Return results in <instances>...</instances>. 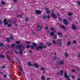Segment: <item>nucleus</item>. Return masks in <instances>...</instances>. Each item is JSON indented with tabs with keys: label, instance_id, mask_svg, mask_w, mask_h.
<instances>
[{
	"label": "nucleus",
	"instance_id": "f257e3e1",
	"mask_svg": "<svg viewBox=\"0 0 80 80\" xmlns=\"http://www.w3.org/2000/svg\"><path fill=\"white\" fill-rule=\"evenodd\" d=\"M17 48H18V49L20 50V51H19V52L21 55H22L23 53V49L25 48V47L23 46V44H20L19 45L16 46Z\"/></svg>",
	"mask_w": 80,
	"mask_h": 80
},
{
	"label": "nucleus",
	"instance_id": "f03ea898",
	"mask_svg": "<svg viewBox=\"0 0 80 80\" xmlns=\"http://www.w3.org/2000/svg\"><path fill=\"white\" fill-rule=\"evenodd\" d=\"M39 45V46L36 47L37 50H38L40 49H43V43H41Z\"/></svg>",
	"mask_w": 80,
	"mask_h": 80
},
{
	"label": "nucleus",
	"instance_id": "7ed1b4c3",
	"mask_svg": "<svg viewBox=\"0 0 80 80\" xmlns=\"http://www.w3.org/2000/svg\"><path fill=\"white\" fill-rule=\"evenodd\" d=\"M58 42L57 44V45H58L59 46H61L62 45V40L60 39H58Z\"/></svg>",
	"mask_w": 80,
	"mask_h": 80
},
{
	"label": "nucleus",
	"instance_id": "20e7f679",
	"mask_svg": "<svg viewBox=\"0 0 80 80\" xmlns=\"http://www.w3.org/2000/svg\"><path fill=\"white\" fill-rule=\"evenodd\" d=\"M63 22L65 25H68V21L66 19H64L63 20Z\"/></svg>",
	"mask_w": 80,
	"mask_h": 80
},
{
	"label": "nucleus",
	"instance_id": "39448f33",
	"mask_svg": "<svg viewBox=\"0 0 80 80\" xmlns=\"http://www.w3.org/2000/svg\"><path fill=\"white\" fill-rule=\"evenodd\" d=\"M32 65V66H34L36 68H38V64L33 63Z\"/></svg>",
	"mask_w": 80,
	"mask_h": 80
},
{
	"label": "nucleus",
	"instance_id": "423d86ee",
	"mask_svg": "<svg viewBox=\"0 0 80 80\" xmlns=\"http://www.w3.org/2000/svg\"><path fill=\"white\" fill-rule=\"evenodd\" d=\"M3 22L5 25H8V23L7 22V19L5 18H4L3 20Z\"/></svg>",
	"mask_w": 80,
	"mask_h": 80
},
{
	"label": "nucleus",
	"instance_id": "0eeeda50",
	"mask_svg": "<svg viewBox=\"0 0 80 80\" xmlns=\"http://www.w3.org/2000/svg\"><path fill=\"white\" fill-rule=\"evenodd\" d=\"M64 61H63V60H62V61H60L59 62V65H63L64 64Z\"/></svg>",
	"mask_w": 80,
	"mask_h": 80
},
{
	"label": "nucleus",
	"instance_id": "6e6552de",
	"mask_svg": "<svg viewBox=\"0 0 80 80\" xmlns=\"http://www.w3.org/2000/svg\"><path fill=\"white\" fill-rule=\"evenodd\" d=\"M64 76L65 77H66V78H67L66 80H70V79L68 78V76L67 75V73H65Z\"/></svg>",
	"mask_w": 80,
	"mask_h": 80
},
{
	"label": "nucleus",
	"instance_id": "1a4fd4ad",
	"mask_svg": "<svg viewBox=\"0 0 80 80\" xmlns=\"http://www.w3.org/2000/svg\"><path fill=\"white\" fill-rule=\"evenodd\" d=\"M52 43H53L54 45H57L58 43V42L55 40H53L52 42Z\"/></svg>",
	"mask_w": 80,
	"mask_h": 80
},
{
	"label": "nucleus",
	"instance_id": "9d476101",
	"mask_svg": "<svg viewBox=\"0 0 80 80\" xmlns=\"http://www.w3.org/2000/svg\"><path fill=\"white\" fill-rule=\"evenodd\" d=\"M72 28L73 30H76L77 28L74 24H73L72 26Z\"/></svg>",
	"mask_w": 80,
	"mask_h": 80
},
{
	"label": "nucleus",
	"instance_id": "9b49d317",
	"mask_svg": "<svg viewBox=\"0 0 80 80\" xmlns=\"http://www.w3.org/2000/svg\"><path fill=\"white\" fill-rule=\"evenodd\" d=\"M41 12H42L39 10H37L36 11V12L37 13V14H41Z\"/></svg>",
	"mask_w": 80,
	"mask_h": 80
},
{
	"label": "nucleus",
	"instance_id": "f8f14e48",
	"mask_svg": "<svg viewBox=\"0 0 80 80\" xmlns=\"http://www.w3.org/2000/svg\"><path fill=\"white\" fill-rule=\"evenodd\" d=\"M51 15L52 16L53 18H55L57 17V16L55 14H53V13L51 14Z\"/></svg>",
	"mask_w": 80,
	"mask_h": 80
},
{
	"label": "nucleus",
	"instance_id": "ddd939ff",
	"mask_svg": "<svg viewBox=\"0 0 80 80\" xmlns=\"http://www.w3.org/2000/svg\"><path fill=\"white\" fill-rule=\"evenodd\" d=\"M45 9L47 13H50V11H48V8H46Z\"/></svg>",
	"mask_w": 80,
	"mask_h": 80
},
{
	"label": "nucleus",
	"instance_id": "4468645a",
	"mask_svg": "<svg viewBox=\"0 0 80 80\" xmlns=\"http://www.w3.org/2000/svg\"><path fill=\"white\" fill-rule=\"evenodd\" d=\"M41 79L42 80H45V77L44 76H42L41 77Z\"/></svg>",
	"mask_w": 80,
	"mask_h": 80
},
{
	"label": "nucleus",
	"instance_id": "2eb2a0df",
	"mask_svg": "<svg viewBox=\"0 0 80 80\" xmlns=\"http://www.w3.org/2000/svg\"><path fill=\"white\" fill-rule=\"evenodd\" d=\"M37 30H38L39 31L41 30V29H42V28H41V27L40 26H38L37 28Z\"/></svg>",
	"mask_w": 80,
	"mask_h": 80
},
{
	"label": "nucleus",
	"instance_id": "dca6fc26",
	"mask_svg": "<svg viewBox=\"0 0 80 80\" xmlns=\"http://www.w3.org/2000/svg\"><path fill=\"white\" fill-rule=\"evenodd\" d=\"M18 67L19 70H20L21 72H22V70H23V69H22V67H21L20 66H18Z\"/></svg>",
	"mask_w": 80,
	"mask_h": 80
},
{
	"label": "nucleus",
	"instance_id": "f3484780",
	"mask_svg": "<svg viewBox=\"0 0 80 80\" xmlns=\"http://www.w3.org/2000/svg\"><path fill=\"white\" fill-rule=\"evenodd\" d=\"M10 36V39H11V40H14V38H13V37L12 36V34H11Z\"/></svg>",
	"mask_w": 80,
	"mask_h": 80
},
{
	"label": "nucleus",
	"instance_id": "a211bd4d",
	"mask_svg": "<svg viewBox=\"0 0 80 80\" xmlns=\"http://www.w3.org/2000/svg\"><path fill=\"white\" fill-rule=\"evenodd\" d=\"M51 30L52 31H53V32H56V31H55V29L53 27H52L51 28Z\"/></svg>",
	"mask_w": 80,
	"mask_h": 80
},
{
	"label": "nucleus",
	"instance_id": "6ab92c4d",
	"mask_svg": "<svg viewBox=\"0 0 80 80\" xmlns=\"http://www.w3.org/2000/svg\"><path fill=\"white\" fill-rule=\"evenodd\" d=\"M71 44V42H67V43L66 44V45H68V46H69Z\"/></svg>",
	"mask_w": 80,
	"mask_h": 80
},
{
	"label": "nucleus",
	"instance_id": "aec40b11",
	"mask_svg": "<svg viewBox=\"0 0 80 80\" xmlns=\"http://www.w3.org/2000/svg\"><path fill=\"white\" fill-rule=\"evenodd\" d=\"M55 35V34H54V32H52L50 33V35L51 36H53Z\"/></svg>",
	"mask_w": 80,
	"mask_h": 80
},
{
	"label": "nucleus",
	"instance_id": "412c9836",
	"mask_svg": "<svg viewBox=\"0 0 80 80\" xmlns=\"http://www.w3.org/2000/svg\"><path fill=\"white\" fill-rule=\"evenodd\" d=\"M61 28L64 30H66V28H65V27L64 26H61Z\"/></svg>",
	"mask_w": 80,
	"mask_h": 80
},
{
	"label": "nucleus",
	"instance_id": "4be33fe9",
	"mask_svg": "<svg viewBox=\"0 0 80 80\" xmlns=\"http://www.w3.org/2000/svg\"><path fill=\"white\" fill-rule=\"evenodd\" d=\"M1 3L2 4V5H5V2L3 1H2V2H1Z\"/></svg>",
	"mask_w": 80,
	"mask_h": 80
},
{
	"label": "nucleus",
	"instance_id": "5701e85b",
	"mask_svg": "<svg viewBox=\"0 0 80 80\" xmlns=\"http://www.w3.org/2000/svg\"><path fill=\"white\" fill-rule=\"evenodd\" d=\"M47 45L48 46H51L52 45V43L50 42H48L47 43Z\"/></svg>",
	"mask_w": 80,
	"mask_h": 80
},
{
	"label": "nucleus",
	"instance_id": "b1692460",
	"mask_svg": "<svg viewBox=\"0 0 80 80\" xmlns=\"http://www.w3.org/2000/svg\"><path fill=\"white\" fill-rule=\"evenodd\" d=\"M32 45H34V46H35V47H37V44L36 43H33L32 44Z\"/></svg>",
	"mask_w": 80,
	"mask_h": 80
},
{
	"label": "nucleus",
	"instance_id": "393cba45",
	"mask_svg": "<svg viewBox=\"0 0 80 80\" xmlns=\"http://www.w3.org/2000/svg\"><path fill=\"white\" fill-rule=\"evenodd\" d=\"M5 56H4L3 55H1L0 56V57L1 58H4V57H5Z\"/></svg>",
	"mask_w": 80,
	"mask_h": 80
},
{
	"label": "nucleus",
	"instance_id": "a878e982",
	"mask_svg": "<svg viewBox=\"0 0 80 80\" xmlns=\"http://www.w3.org/2000/svg\"><path fill=\"white\" fill-rule=\"evenodd\" d=\"M58 33L59 35H62V33L60 32H58Z\"/></svg>",
	"mask_w": 80,
	"mask_h": 80
},
{
	"label": "nucleus",
	"instance_id": "bb28decb",
	"mask_svg": "<svg viewBox=\"0 0 80 80\" xmlns=\"http://www.w3.org/2000/svg\"><path fill=\"white\" fill-rule=\"evenodd\" d=\"M65 55L66 57H68V54L67 53H65Z\"/></svg>",
	"mask_w": 80,
	"mask_h": 80
},
{
	"label": "nucleus",
	"instance_id": "cd10ccee",
	"mask_svg": "<svg viewBox=\"0 0 80 80\" xmlns=\"http://www.w3.org/2000/svg\"><path fill=\"white\" fill-rule=\"evenodd\" d=\"M2 46L3 47V44L2 43H0V47Z\"/></svg>",
	"mask_w": 80,
	"mask_h": 80
},
{
	"label": "nucleus",
	"instance_id": "c85d7f7f",
	"mask_svg": "<svg viewBox=\"0 0 80 80\" xmlns=\"http://www.w3.org/2000/svg\"><path fill=\"white\" fill-rule=\"evenodd\" d=\"M6 41L8 42H10V38H8L6 39Z\"/></svg>",
	"mask_w": 80,
	"mask_h": 80
},
{
	"label": "nucleus",
	"instance_id": "c756f323",
	"mask_svg": "<svg viewBox=\"0 0 80 80\" xmlns=\"http://www.w3.org/2000/svg\"><path fill=\"white\" fill-rule=\"evenodd\" d=\"M20 43V42L19 41H17L16 42V44H19Z\"/></svg>",
	"mask_w": 80,
	"mask_h": 80
},
{
	"label": "nucleus",
	"instance_id": "7c9ffc66",
	"mask_svg": "<svg viewBox=\"0 0 80 80\" xmlns=\"http://www.w3.org/2000/svg\"><path fill=\"white\" fill-rule=\"evenodd\" d=\"M25 43H27V44H30V42L28 41H26Z\"/></svg>",
	"mask_w": 80,
	"mask_h": 80
},
{
	"label": "nucleus",
	"instance_id": "2f4dec72",
	"mask_svg": "<svg viewBox=\"0 0 80 80\" xmlns=\"http://www.w3.org/2000/svg\"><path fill=\"white\" fill-rule=\"evenodd\" d=\"M43 47V48H47V45H44Z\"/></svg>",
	"mask_w": 80,
	"mask_h": 80
},
{
	"label": "nucleus",
	"instance_id": "473e14b6",
	"mask_svg": "<svg viewBox=\"0 0 80 80\" xmlns=\"http://www.w3.org/2000/svg\"><path fill=\"white\" fill-rule=\"evenodd\" d=\"M54 38H55V39L57 38V36L56 35H54Z\"/></svg>",
	"mask_w": 80,
	"mask_h": 80
},
{
	"label": "nucleus",
	"instance_id": "72a5a7b5",
	"mask_svg": "<svg viewBox=\"0 0 80 80\" xmlns=\"http://www.w3.org/2000/svg\"><path fill=\"white\" fill-rule=\"evenodd\" d=\"M28 18L26 17L25 19V21L26 22H28Z\"/></svg>",
	"mask_w": 80,
	"mask_h": 80
},
{
	"label": "nucleus",
	"instance_id": "f704fd0d",
	"mask_svg": "<svg viewBox=\"0 0 80 80\" xmlns=\"http://www.w3.org/2000/svg\"><path fill=\"white\" fill-rule=\"evenodd\" d=\"M72 13H71V12H69L68 13V15H69V16H70V15H72Z\"/></svg>",
	"mask_w": 80,
	"mask_h": 80
},
{
	"label": "nucleus",
	"instance_id": "c9c22d12",
	"mask_svg": "<svg viewBox=\"0 0 80 80\" xmlns=\"http://www.w3.org/2000/svg\"><path fill=\"white\" fill-rule=\"evenodd\" d=\"M40 69H41V70H44L45 69V68H43L41 67V68H40Z\"/></svg>",
	"mask_w": 80,
	"mask_h": 80
},
{
	"label": "nucleus",
	"instance_id": "e433bc0d",
	"mask_svg": "<svg viewBox=\"0 0 80 80\" xmlns=\"http://www.w3.org/2000/svg\"><path fill=\"white\" fill-rule=\"evenodd\" d=\"M28 65L29 66H31L32 65V63H31V62H29L28 63Z\"/></svg>",
	"mask_w": 80,
	"mask_h": 80
},
{
	"label": "nucleus",
	"instance_id": "4c0bfd02",
	"mask_svg": "<svg viewBox=\"0 0 80 80\" xmlns=\"http://www.w3.org/2000/svg\"><path fill=\"white\" fill-rule=\"evenodd\" d=\"M7 57L8 60H10V57H9V56H7Z\"/></svg>",
	"mask_w": 80,
	"mask_h": 80
},
{
	"label": "nucleus",
	"instance_id": "58836bf2",
	"mask_svg": "<svg viewBox=\"0 0 80 80\" xmlns=\"http://www.w3.org/2000/svg\"><path fill=\"white\" fill-rule=\"evenodd\" d=\"M30 47V45H28L26 47L27 48H29V47Z\"/></svg>",
	"mask_w": 80,
	"mask_h": 80
},
{
	"label": "nucleus",
	"instance_id": "ea45409f",
	"mask_svg": "<svg viewBox=\"0 0 80 80\" xmlns=\"http://www.w3.org/2000/svg\"><path fill=\"white\" fill-rule=\"evenodd\" d=\"M31 48L32 49L34 48V46H31Z\"/></svg>",
	"mask_w": 80,
	"mask_h": 80
},
{
	"label": "nucleus",
	"instance_id": "a19ab883",
	"mask_svg": "<svg viewBox=\"0 0 80 80\" xmlns=\"http://www.w3.org/2000/svg\"><path fill=\"white\" fill-rule=\"evenodd\" d=\"M62 73H63V71H61L60 72V75H62Z\"/></svg>",
	"mask_w": 80,
	"mask_h": 80
},
{
	"label": "nucleus",
	"instance_id": "79ce46f5",
	"mask_svg": "<svg viewBox=\"0 0 80 80\" xmlns=\"http://www.w3.org/2000/svg\"><path fill=\"white\" fill-rule=\"evenodd\" d=\"M47 18H48V19L50 18V16L48 15L47 16Z\"/></svg>",
	"mask_w": 80,
	"mask_h": 80
},
{
	"label": "nucleus",
	"instance_id": "37998d69",
	"mask_svg": "<svg viewBox=\"0 0 80 80\" xmlns=\"http://www.w3.org/2000/svg\"><path fill=\"white\" fill-rule=\"evenodd\" d=\"M77 4L78 5H80V2H78L77 3Z\"/></svg>",
	"mask_w": 80,
	"mask_h": 80
},
{
	"label": "nucleus",
	"instance_id": "c03bdc74",
	"mask_svg": "<svg viewBox=\"0 0 80 80\" xmlns=\"http://www.w3.org/2000/svg\"><path fill=\"white\" fill-rule=\"evenodd\" d=\"M0 23H1V24H2V23H3V21L0 20Z\"/></svg>",
	"mask_w": 80,
	"mask_h": 80
},
{
	"label": "nucleus",
	"instance_id": "a18cd8bd",
	"mask_svg": "<svg viewBox=\"0 0 80 80\" xmlns=\"http://www.w3.org/2000/svg\"><path fill=\"white\" fill-rule=\"evenodd\" d=\"M46 17H47V16L46 15H44L43 17V18H46Z\"/></svg>",
	"mask_w": 80,
	"mask_h": 80
},
{
	"label": "nucleus",
	"instance_id": "49530a36",
	"mask_svg": "<svg viewBox=\"0 0 80 80\" xmlns=\"http://www.w3.org/2000/svg\"><path fill=\"white\" fill-rule=\"evenodd\" d=\"M71 77H72V78H75V77L74 76H71Z\"/></svg>",
	"mask_w": 80,
	"mask_h": 80
},
{
	"label": "nucleus",
	"instance_id": "de8ad7c7",
	"mask_svg": "<svg viewBox=\"0 0 80 80\" xmlns=\"http://www.w3.org/2000/svg\"><path fill=\"white\" fill-rule=\"evenodd\" d=\"M8 27H11V24H8Z\"/></svg>",
	"mask_w": 80,
	"mask_h": 80
},
{
	"label": "nucleus",
	"instance_id": "09e8293b",
	"mask_svg": "<svg viewBox=\"0 0 80 80\" xmlns=\"http://www.w3.org/2000/svg\"><path fill=\"white\" fill-rule=\"evenodd\" d=\"M48 27L47 26L46 27V28H45L46 30L48 29Z\"/></svg>",
	"mask_w": 80,
	"mask_h": 80
},
{
	"label": "nucleus",
	"instance_id": "8fccbe9b",
	"mask_svg": "<svg viewBox=\"0 0 80 80\" xmlns=\"http://www.w3.org/2000/svg\"><path fill=\"white\" fill-rule=\"evenodd\" d=\"M14 46H15V44H12L11 47H14Z\"/></svg>",
	"mask_w": 80,
	"mask_h": 80
},
{
	"label": "nucleus",
	"instance_id": "3c124183",
	"mask_svg": "<svg viewBox=\"0 0 80 80\" xmlns=\"http://www.w3.org/2000/svg\"><path fill=\"white\" fill-rule=\"evenodd\" d=\"M72 72H75V70L74 69H72Z\"/></svg>",
	"mask_w": 80,
	"mask_h": 80
},
{
	"label": "nucleus",
	"instance_id": "603ef678",
	"mask_svg": "<svg viewBox=\"0 0 80 80\" xmlns=\"http://www.w3.org/2000/svg\"><path fill=\"white\" fill-rule=\"evenodd\" d=\"M73 43H77V42H76V41H73Z\"/></svg>",
	"mask_w": 80,
	"mask_h": 80
},
{
	"label": "nucleus",
	"instance_id": "864d4df0",
	"mask_svg": "<svg viewBox=\"0 0 80 80\" xmlns=\"http://www.w3.org/2000/svg\"><path fill=\"white\" fill-rule=\"evenodd\" d=\"M13 2H16L17 1V0H13Z\"/></svg>",
	"mask_w": 80,
	"mask_h": 80
},
{
	"label": "nucleus",
	"instance_id": "5fc2aeb1",
	"mask_svg": "<svg viewBox=\"0 0 80 80\" xmlns=\"http://www.w3.org/2000/svg\"><path fill=\"white\" fill-rule=\"evenodd\" d=\"M29 52L30 53H32V50H29Z\"/></svg>",
	"mask_w": 80,
	"mask_h": 80
},
{
	"label": "nucleus",
	"instance_id": "6e6d98bb",
	"mask_svg": "<svg viewBox=\"0 0 80 80\" xmlns=\"http://www.w3.org/2000/svg\"><path fill=\"white\" fill-rule=\"evenodd\" d=\"M5 68V66H2V68Z\"/></svg>",
	"mask_w": 80,
	"mask_h": 80
},
{
	"label": "nucleus",
	"instance_id": "4d7b16f0",
	"mask_svg": "<svg viewBox=\"0 0 80 80\" xmlns=\"http://www.w3.org/2000/svg\"><path fill=\"white\" fill-rule=\"evenodd\" d=\"M56 58H57V57H54V60Z\"/></svg>",
	"mask_w": 80,
	"mask_h": 80
},
{
	"label": "nucleus",
	"instance_id": "13d9d810",
	"mask_svg": "<svg viewBox=\"0 0 80 80\" xmlns=\"http://www.w3.org/2000/svg\"><path fill=\"white\" fill-rule=\"evenodd\" d=\"M15 53H18V52L17 51H15Z\"/></svg>",
	"mask_w": 80,
	"mask_h": 80
},
{
	"label": "nucleus",
	"instance_id": "bf43d9fd",
	"mask_svg": "<svg viewBox=\"0 0 80 80\" xmlns=\"http://www.w3.org/2000/svg\"><path fill=\"white\" fill-rule=\"evenodd\" d=\"M43 74H45V71H43Z\"/></svg>",
	"mask_w": 80,
	"mask_h": 80
},
{
	"label": "nucleus",
	"instance_id": "052dcab7",
	"mask_svg": "<svg viewBox=\"0 0 80 80\" xmlns=\"http://www.w3.org/2000/svg\"><path fill=\"white\" fill-rule=\"evenodd\" d=\"M18 63H20V61H18Z\"/></svg>",
	"mask_w": 80,
	"mask_h": 80
},
{
	"label": "nucleus",
	"instance_id": "680f3d73",
	"mask_svg": "<svg viewBox=\"0 0 80 80\" xmlns=\"http://www.w3.org/2000/svg\"><path fill=\"white\" fill-rule=\"evenodd\" d=\"M50 78H48L47 79V80H50Z\"/></svg>",
	"mask_w": 80,
	"mask_h": 80
},
{
	"label": "nucleus",
	"instance_id": "e2e57ef3",
	"mask_svg": "<svg viewBox=\"0 0 80 80\" xmlns=\"http://www.w3.org/2000/svg\"><path fill=\"white\" fill-rule=\"evenodd\" d=\"M6 75H5L4 76V77H6Z\"/></svg>",
	"mask_w": 80,
	"mask_h": 80
},
{
	"label": "nucleus",
	"instance_id": "0e129e2a",
	"mask_svg": "<svg viewBox=\"0 0 80 80\" xmlns=\"http://www.w3.org/2000/svg\"><path fill=\"white\" fill-rule=\"evenodd\" d=\"M19 74L20 75L21 74V72H19Z\"/></svg>",
	"mask_w": 80,
	"mask_h": 80
},
{
	"label": "nucleus",
	"instance_id": "69168bd1",
	"mask_svg": "<svg viewBox=\"0 0 80 80\" xmlns=\"http://www.w3.org/2000/svg\"><path fill=\"white\" fill-rule=\"evenodd\" d=\"M78 80H80V78H78Z\"/></svg>",
	"mask_w": 80,
	"mask_h": 80
},
{
	"label": "nucleus",
	"instance_id": "338daca9",
	"mask_svg": "<svg viewBox=\"0 0 80 80\" xmlns=\"http://www.w3.org/2000/svg\"><path fill=\"white\" fill-rule=\"evenodd\" d=\"M57 74H58H58H59V72H57Z\"/></svg>",
	"mask_w": 80,
	"mask_h": 80
},
{
	"label": "nucleus",
	"instance_id": "774afa93",
	"mask_svg": "<svg viewBox=\"0 0 80 80\" xmlns=\"http://www.w3.org/2000/svg\"><path fill=\"white\" fill-rule=\"evenodd\" d=\"M8 22H10V20L8 21Z\"/></svg>",
	"mask_w": 80,
	"mask_h": 80
}]
</instances>
